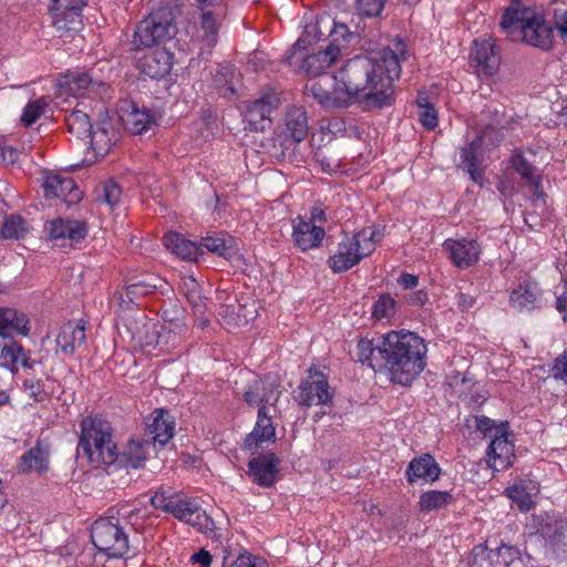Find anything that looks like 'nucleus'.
I'll use <instances>...</instances> for the list:
<instances>
[{
    "instance_id": "f8f14e48",
    "label": "nucleus",
    "mask_w": 567,
    "mask_h": 567,
    "mask_svg": "<svg viewBox=\"0 0 567 567\" xmlns=\"http://www.w3.org/2000/svg\"><path fill=\"white\" fill-rule=\"evenodd\" d=\"M309 130V116L305 107L292 106L288 109L278 136L281 147L288 150L292 145L301 143L308 136Z\"/></svg>"
},
{
    "instance_id": "9b49d317",
    "label": "nucleus",
    "mask_w": 567,
    "mask_h": 567,
    "mask_svg": "<svg viewBox=\"0 0 567 567\" xmlns=\"http://www.w3.org/2000/svg\"><path fill=\"white\" fill-rule=\"evenodd\" d=\"M471 64L480 75H493L501 64V49L493 37L473 41L470 54Z\"/></svg>"
},
{
    "instance_id": "bb28decb",
    "label": "nucleus",
    "mask_w": 567,
    "mask_h": 567,
    "mask_svg": "<svg viewBox=\"0 0 567 567\" xmlns=\"http://www.w3.org/2000/svg\"><path fill=\"white\" fill-rule=\"evenodd\" d=\"M58 86L65 93L82 95L86 91L97 92L100 87L104 86V83L93 80L89 72L73 70L59 76Z\"/></svg>"
},
{
    "instance_id": "2eb2a0df",
    "label": "nucleus",
    "mask_w": 567,
    "mask_h": 567,
    "mask_svg": "<svg viewBox=\"0 0 567 567\" xmlns=\"http://www.w3.org/2000/svg\"><path fill=\"white\" fill-rule=\"evenodd\" d=\"M175 419L164 409L154 410L145 420L143 436L153 444V449L163 447L175 434Z\"/></svg>"
},
{
    "instance_id": "6e6d98bb",
    "label": "nucleus",
    "mask_w": 567,
    "mask_h": 567,
    "mask_svg": "<svg viewBox=\"0 0 567 567\" xmlns=\"http://www.w3.org/2000/svg\"><path fill=\"white\" fill-rule=\"evenodd\" d=\"M22 386L34 402H43L49 398L47 391L44 390V382L41 379H27L23 381Z\"/></svg>"
},
{
    "instance_id": "a19ab883",
    "label": "nucleus",
    "mask_w": 567,
    "mask_h": 567,
    "mask_svg": "<svg viewBox=\"0 0 567 567\" xmlns=\"http://www.w3.org/2000/svg\"><path fill=\"white\" fill-rule=\"evenodd\" d=\"M199 24L203 32L202 41L209 48L215 47L219 35V16L212 10L203 9L200 12Z\"/></svg>"
},
{
    "instance_id": "20e7f679",
    "label": "nucleus",
    "mask_w": 567,
    "mask_h": 567,
    "mask_svg": "<svg viewBox=\"0 0 567 567\" xmlns=\"http://www.w3.org/2000/svg\"><path fill=\"white\" fill-rule=\"evenodd\" d=\"M78 449L95 467L116 465L117 445L111 422L101 413L84 416L80 422Z\"/></svg>"
},
{
    "instance_id": "0e129e2a",
    "label": "nucleus",
    "mask_w": 567,
    "mask_h": 567,
    "mask_svg": "<svg viewBox=\"0 0 567 567\" xmlns=\"http://www.w3.org/2000/svg\"><path fill=\"white\" fill-rule=\"evenodd\" d=\"M18 150L8 145L6 141L0 140V164H14L18 159Z\"/></svg>"
},
{
    "instance_id": "aec40b11",
    "label": "nucleus",
    "mask_w": 567,
    "mask_h": 567,
    "mask_svg": "<svg viewBox=\"0 0 567 567\" xmlns=\"http://www.w3.org/2000/svg\"><path fill=\"white\" fill-rule=\"evenodd\" d=\"M442 475V468L431 453H422L413 457L408 464L404 476L410 485L432 484Z\"/></svg>"
},
{
    "instance_id": "f704fd0d",
    "label": "nucleus",
    "mask_w": 567,
    "mask_h": 567,
    "mask_svg": "<svg viewBox=\"0 0 567 567\" xmlns=\"http://www.w3.org/2000/svg\"><path fill=\"white\" fill-rule=\"evenodd\" d=\"M340 49L338 45L329 44L326 50L309 54L303 58L301 68L310 76L318 79L329 69L338 59Z\"/></svg>"
},
{
    "instance_id": "473e14b6",
    "label": "nucleus",
    "mask_w": 567,
    "mask_h": 567,
    "mask_svg": "<svg viewBox=\"0 0 567 567\" xmlns=\"http://www.w3.org/2000/svg\"><path fill=\"white\" fill-rule=\"evenodd\" d=\"M538 493V484L534 481L526 480H519L504 491L505 496L512 499L522 513H527L535 507L536 502L534 497H536Z\"/></svg>"
},
{
    "instance_id": "6e6552de",
    "label": "nucleus",
    "mask_w": 567,
    "mask_h": 567,
    "mask_svg": "<svg viewBox=\"0 0 567 567\" xmlns=\"http://www.w3.org/2000/svg\"><path fill=\"white\" fill-rule=\"evenodd\" d=\"M372 254L371 244L361 246L353 235H346L337 246V250L328 259V266L334 274L346 272Z\"/></svg>"
},
{
    "instance_id": "6ab92c4d",
    "label": "nucleus",
    "mask_w": 567,
    "mask_h": 567,
    "mask_svg": "<svg viewBox=\"0 0 567 567\" xmlns=\"http://www.w3.org/2000/svg\"><path fill=\"white\" fill-rule=\"evenodd\" d=\"M487 463L494 471L507 470L513 464L515 457L514 444L508 439L506 429L495 430L492 441L486 450Z\"/></svg>"
},
{
    "instance_id": "4d7b16f0",
    "label": "nucleus",
    "mask_w": 567,
    "mask_h": 567,
    "mask_svg": "<svg viewBox=\"0 0 567 567\" xmlns=\"http://www.w3.org/2000/svg\"><path fill=\"white\" fill-rule=\"evenodd\" d=\"M89 138L97 153H107L110 151L112 142L105 128L92 130Z\"/></svg>"
},
{
    "instance_id": "de8ad7c7",
    "label": "nucleus",
    "mask_w": 567,
    "mask_h": 567,
    "mask_svg": "<svg viewBox=\"0 0 567 567\" xmlns=\"http://www.w3.org/2000/svg\"><path fill=\"white\" fill-rule=\"evenodd\" d=\"M122 194V187L115 179H104L96 188V199L110 207H114L120 203Z\"/></svg>"
},
{
    "instance_id": "393cba45",
    "label": "nucleus",
    "mask_w": 567,
    "mask_h": 567,
    "mask_svg": "<svg viewBox=\"0 0 567 567\" xmlns=\"http://www.w3.org/2000/svg\"><path fill=\"white\" fill-rule=\"evenodd\" d=\"M326 231L321 226L307 221L298 216L292 224V241L301 251H308L321 246Z\"/></svg>"
},
{
    "instance_id": "72a5a7b5",
    "label": "nucleus",
    "mask_w": 567,
    "mask_h": 567,
    "mask_svg": "<svg viewBox=\"0 0 567 567\" xmlns=\"http://www.w3.org/2000/svg\"><path fill=\"white\" fill-rule=\"evenodd\" d=\"M164 246L178 258L187 261H197L203 255L200 246L187 239L179 233L169 231L163 237Z\"/></svg>"
},
{
    "instance_id": "bf43d9fd",
    "label": "nucleus",
    "mask_w": 567,
    "mask_h": 567,
    "mask_svg": "<svg viewBox=\"0 0 567 567\" xmlns=\"http://www.w3.org/2000/svg\"><path fill=\"white\" fill-rule=\"evenodd\" d=\"M475 426L477 431L482 432L484 435H489L491 437H493V434L495 433L496 429H506L507 424L503 423L502 425L497 426L494 420L485 415H480L475 417Z\"/></svg>"
},
{
    "instance_id": "c03bdc74",
    "label": "nucleus",
    "mask_w": 567,
    "mask_h": 567,
    "mask_svg": "<svg viewBox=\"0 0 567 567\" xmlns=\"http://www.w3.org/2000/svg\"><path fill=\"white\" fill-rule=\"evenodd\" d=\"M161 281L159 278L147 276L137 281L130 282L125 288L126 296L133 300L153 293L162 287Z\"/></svg>"
},
{
    "instance_id": "9d476101",
    "label": "nucleus",
    "mask_w": 567,
    "mask_h": 567,
    "mask_svg": "<svg viewBox=\"0 0 567 567\" xmlns=\"http://www.w3.org/2000/svg\"><path fill=\"white\" fill-rule=\"evenodd\" d=\"M43 233L48 240L59 246L72 245L85 239L89 226L85 220L58 217L44 223Z\"/></svg>"
},
{
    "instance_id": "338daca9",
    "label": "nucleus",
    "mask_w": 567,
    "mask_h": 567,
    "mask_svg": "<svg viewBox=\"0 0 567 567\" xmlns=\"http://www.w3.org/2000/svg\"><path fill=\"white\" fill-rule=\"evenodd\" d=\"M553 374L555 379L567 380V348L555 359Z\"/></svg>"
},
{
    "instance_id": "39448f33",
    "label": "nucleus",
    "mask_w": 567,
    "mask_h": 567,
    "mask_svg": "<svg viewBox=\"0 0 567 567\" xmlns=\"http://www.w3.org/2000/svg\"><path fill=\"white\" fill-rule=\"evenodd\" d=\"M175 33L176 24L169 10L152 11L136 24L131 39L132 50L163 48L162 44L173 39Z\"/></svg>"
},
{
    "instance_id": "5fc2aeb1",
    "label": "nucleus",
    "mask_w": 567,
    "mask_h": 567,
    "mask_svg": "<svg viewBox=\"0 0 567 567\" xmlns=\"http://www.w3.org/2000/svg\"><path fill=\"white\" fill-rule=\"evenodd\" d=\"M176 492L173 487L162 485L151 496V505L156 509L164 511Z\"/></svg>"
},
{
    "instance_id": "58836bf2",
    "label": "nucleus",
    "mask_w": 567,
    "mask_h": 567,
    "mask_svg": "<svg viewBox=\"0 0 567 567\" xmlns=\"http://www.w3.org/2000/svg\"><path fill=\"white\" fill-rule=\"evenodd\" d=\"M539 295V289L535 282L525 281L513 289L509 302L519 311L532 310L536 307Z\"/></svg>"
},
{
    "instance_id": "e2e57ef3",
    "label": "nucleus",
    "mask_w": 567,
    "mask_h": 567,
    "mask_svg": "<svg viewBox=\"0 0 567 567\" xmlns=\"http://www.w3.org/2000/svg\"><path fill=\"white\" fill-rule=\"evenodd\" d=\"M265 561L249 553L240 554L229 567H264Z\"/></svg>"
},
{
    "instance_id": "f3484780",
    "label": "nucleus",
    "mask_w": 567,
    "mask_h": 567,
    "mask_svg": "<svg viewBox=\"0 0 567 567\" xmlns=\"http://www.w3.org/2000/svg\"><path fill=\"white\" fill-rule=\"evenodd\" d=\"M280 463V458L272 452L261 454L249 460L247 474L255 484L268 488L278 480Z\"/></svg>"
},
{
    "instance_id": "e433bc0d",
    "label": "nucleus",
    "mask_w": 567,
    "mask_h": 567,
    "mask_svg": "<svg viewBox=\"0 0 567 567\" xmlns=\"http://www.w3.org/2000/svg\"><path fill=\"white\" fill-rule=\"evenodd\" d=\"M536 157L537 153L530 148H516L511 154L506 168L519 177H536Z\"/></svg>"
},
{
    "instance_id": "603ef678",
    "label": "nucleus",
    "mask_w": 567,
    "mask_h": 567,
    "mask_svg": "<svg viewBox=\"0 0 567 567\" xmlns=\"http://www.w3.org/2000/svg\"><path fill=\"white\" fill-rule=\"evenodd\" d=\"M175 316L171 317L169 311L165 310L163 313V319L165 321V327L168 332H173L174 334L184 336L188 331V327L184 320V317L179 310H175Z\"/></svg>"
},
{
    "instance_id": "ea45409f",
    "label": "nucleus",
    "mask_w": 567,
    "mask_h": 567,
    "mask_svg": "<svg viewBox=\"0 0 567 567\" xmlns=\"http://www.w3.org/2000/svg\"><path fill=\"white\" fill-rule=\"evenodd\" d=\"M199 246L202 249L204 247L207 251L223 257L226 260L233 259L238 254L235 239L231 236L223 234L203 238Z\"/></svg>"
},
{
    "instance_id": "052dcab7",
    "label": "nucleus",
    "mask_w": 567,
    "mask_h": 567,
    "mask_svg": "<svg viewBox=\"0 0 567 567\" xmlns=\"http://www.w3.org/2000/svg\"><path fill=\"white\" fill-rule=\"evenodd\" d=\"M357 239L360 240L361 246L367 244H371L372 252L375 249V243L380 241L382 238V233L379 229H362L354 234Z\"/></svg>"
},
{
    "instance_id": "c756f323",
    "label": "nucleus",
    "mask_w": 567,
    "mask_h": 567,
    "mask_svg": "<svg viewBox=\"0 0 567 567\" xmlns=\"http://www.w3.org/2000/svg\"><path fill=\"white\" fill-rule=\"evenodd\" d=\"M31 330L30 319L14 308H0V337H28Z\"/></svg>"
},
{
    "instance_id": "4be33fe9",
    "label": "nucleus",
    "mask_w": 567,
    "mask_h": 567,
    "mask_svg": "<svg viewBox=\"0 0 567 567\" xmlns=\"http://www.w3.org/2000/svg\"><path fill=\"white\" fill-rule=\"evenodd\" d=\"M171 515L200 532L210 529L213 525L212 518L202 508L199 503L185 494H182Z\"/></svg>"
},
{
    "instance_id": "13d9d810",
    "label": "nucleus",
    "mask_w": 567,
    "mask_h": 567,
    "mask_svg": "<svg viewBox=\"0 0 567 567\" xmlns=\"http://www.w3.org/2000/svg\"><path fill=\"white\" fill-rule=\"evenodd\" d=\"M419 121L425 130L433 131L439 124V117L435 107L432 106L420 110Z\"/></svg>"
},
{
    "instance_id": "1a4fd4ad",
    "label": "nucleus",
    "mask_w": 567,
    "mask_h": 567,
    "mask_svg": "<svg viewBox=\"0 0 567 567\" xmlns=\"http://www.w3.org/2000/svg\"><path fill=\"white\" fill-rule=\"evenodd\" d=\"M296 400L300 405L310 408L313 405H331L333 391L328 378L315 369H309L308 377L298 386Z\"/></svg>"
},
{
    "instance_id": "864d4df0",
    "label": "nucleus",
    "mask_w": 567,
    "mask_h": 567,
    "mask_svg": "<svg viewBox=\"0 0 567 567\" xmlns=\"http://www.w3.org/2000/svg\"><path fill=\"white\" fill-rule=\"evenodd\" d=\"M385 0H355V8L360 16L375 18L384 9Z\"/></svg>"
},
{
    "instance_id": "3c124183",
    "label": "nucleus",
    "mask_w": 567,
    "mask_h": 567,
    "mask_svg": "<svg viewBox=\"0 0 567 567\" xmlns=\"http://www.w3.org/2000/svg\"><path fill=\"white\" fill-rule=\"evenodd\" d=\"M181 289L190 305L199 307L202 300V288L192 276L183 278Z\"/></svg>"
},
{
    "instance_id": "0eeeda50",
    "label": "nucleus",
    "mask_w": 567,
    "mask_h": 567,
    "mask_svg": "<svg viewBox=\"0 0 567 567\" xmlns=\"http://www.w3.org/2000/svg\"><path fill=\"white\" fill-rule=\"evenodd\" d=\"M95 548L109 557H123L128 550V538L123 528L110 518L96 519L91 527Z\"/></svg>"
},
{
    "instance_id": "8fccbe9b",
    "label": "nucleus",
    "mask_w": 567,
    "mask_h": 567,
    "mask_svg": "<svg viewBox=\"0 0 567 567\" xmlns=\"http://www.w3.org/2000/svg\"><path fill=\"white\" fill-rule=\"evenodd\" d=\"M28 231L25 220L19 215H10L0 228V236L4 239H19Z\"/></svg>"
},
{
    "instance_id": "b1692460",
    "label": "nucleus",
    "mask_w": 567,
    "mask_h": 567,
    "mask_svg": "<svg viewBox=\"0 0 567 567\" xmlns=\"http://www.w3.org/2000/svg\"><path fill=\"white\" fill-rule=\"evenodd\" d=\"M85 340L84 324L76 321H68L61 326L55 337V353L71 357L85 346Z\"/></svg>"
},
{
    "instance_id": "f257e3e1",
    "label": "nucleus",
    "mask_w": 567,
    "mask_h": 567,
    "mask_svg": "<svg viewBox=\"0 0 567 567\" xmlns=\"http://www.w3.org/2000/svg\"><path fill=\"white\" fill-rule=\"evenodd\" d=\"M396 49L385 48L378 58L357 55L346 62L337 73L353 104L363 110L381 109L391 103L394 81L401 74V61L406 59L405 45L395 43Z\"/></svg>"
},
{
    "instance_id": "5701e85b",
    "label": "nucleus",
    "mask_w": 567,
    "mask_h": 567,
    "mask_svg": "<svg viewBox=\"0 0 567 567\" xmlns=\"http://www.w3.org/2000/svg\"><path fill=\"white\" fill-rule=\"evenodd\" d=\"M150 50L137 59L136 66L141 73L151 79H164L172 70L174 55L165 48Z\"/></svg>"
},
{
    "instance_id": "774afa93",
    "label": "nucleus",
    "mask_w": 567,
    "mask_h": 567,
    "mask_svg": "<svg viewBox=\"0 0 567 567\" xmlns=\"http://www.w3.org/2000/svg\"><path fill=\"white\" fill-rule=\"evenodd\" d=\"M564 292L556 299V309L567 320V262L564 266Z\"/></svg>"
},
{
    "instance_id": "79ce46f5",
    "label": "nucleus",
    "mask_w": 567,
    "mask_h": 567,
    "mask_svg": "<svg viewBox=\"0 0 567 567\" xmlns=\"http://www.w3.org/2000/svg\"><path fill=\"white\" fill-rule=\"evenodd\" d=\"M65 125L70 133L81 140L87 138L93 130L90 116L78 107L65 116Z\"/></svg>"
},
{
    "instance_id": "680f3d73",
    "label": "nucleus",
    "mask_w": 567,
    "mask_h": 567,
    "mask_svg": "<svg viewBox=\"0 0 567 567\" xmlns=\"http://www.w3.org/2000/svg\"><path fill=\"white\" fill-rule=\"evenodd\" d=\"M526 183L524 185L525 188H527L528 193H532L534 199L536 203H542L543 205L546 204V193L544 190L542 181L543 179H525Z\"/></svg>"
},
{
    "instance_id": "4468645a",
    "label": "nucleus",
    "mask_w": 567,
    "mask_h": 567,
    "mask_svg": "<svg viewBox=\"0 0 567 567\" xmlns=\"http://www.w3.org/2000/svg\"><path fill=\"white\" fill-rule=\"evenodd\" d=\"M281 394L280 383L270 377L255 378L250 381L243 393L244 402L249 406L275 408Z\"/></svg>"
},
{
    "instance_id": "09e8293b",
    "label": "nucleus",
    "mask_w": 567,
    "mask_h": 567,
    "mask_svg": "<svg viewBox=\"0 0 567 567\" xmlns=\"http://www.w3.org/2000/svg\"><path fill=\"white\" fill-rule=\"evenodd\" d=\"M48 106L49 101L45 96L30 101L22 110L21 122L27 127L33 125L42 115L45 114Z\"/></svg>"
},
{
    "instance_id": "37998d69",
    "label": "nucleus",
    "mask_w": 567,
    "mask_h": 567,
    "mask_svg": "<svg viewBox=\"0 0 567 567\" xmlns=\"http://www.w3.org/2000/svg\"><path fill=\"white\" fill-rule=\"evenodd\" d=\"M453 501V496L447 491H427L420 495L419 507L421 512H432L445 508Z\"/></svg>"
},
{
    "instance_id": "4c0bfd02",
    "label": "nucleus",
    "mask_w": 567,
    "mask_h": 567,
    "mask_svg": "<svg viewBox=\"0 0 567 567\" xmlns=\"http://www.w3.org/2000/svg\"><path fill=\"white\" fill-rule=\"evenodd\" d=\"M82 11L83 10L66 8L60 2L53 4L51 8L53 25L59 31H78L82 24Z\"/></svg>"
},
{
    "instance_id": "7ed1b4c3",
    "label": "nucleus",
    "mask_w": 567,
    "mask_h": 567,
    "mask_svg": "<svg viewBox=\"0 0 567 567\" xmlns=\"http://www.w3.org/2000/svg\"><path fill=\"white\" fill-rule=\"evenodd\" d=\"M499 27L506 37L550 51L555 43V22L546 19L543 9L515 1L502 14Z\"/></svg>"
},
{
    "instance_id": "69168bd1",
    "label": "nucleus",
    "mask_w": 567,
    "mask_h": 567,
    "mask_svg": "<svg viewBox=\"0 0 567 567\" xmlns=\"http://www.w3.org/2000/svg\"><path fill=\"white\" fill-rule=\"evenodd\" d=\"M351 35L349 28L344 23L337 22L333 19V30L329 32V38H331L332 43L337 45L336 43L344 42Z\"/></svg>"
},
{
    "instance_id": "f03ea898",
    "label": "nucleus",
    "mask_w": 567,
    "mask_h": 567,
    "mask_svg": "<svg viewBox=\"0 0 567 567\" xmlns=\"http://www.w3.org/2000/svg\"><path fill=\"white\" fill-rule=\"evenodd\" d=\"M427 344L412 331H390L378 343L361 338L352 359L374 372L386 373L393 383L410 385L426 367Z\"/></svg>"
},
{
    "instance_id": "a18cd8bd",
    "label": "nucleus",
    "mask_w": 567,
    "mask_h": 567,
    "mask_svg": "<svg viewBox=\"0 0 567 567\" xmlns=\"http://www.w3.org/2000/svg\"><path fill=\"white\" fill-rule=\"evenodd\" d=\"M372 318L379 322H390L396 313V301L389 293H382L372 306Z\"/></svg>"
},
{
    "instance_id": "a211bd4d",
    "label": "nucleus",
    "mask_w": 567,
    "mask_h": 567,
    "mask_svg": "<svg viewBox=\"0 0 567 567\" xmlns=\"http://www.w3.org/2000/svg\"><path fill=\"white\" fill-rule=\"evenodd\" d=\"M443 248L449 254L451 262L460 269H467L477 264L482 251L477 240L466 237L447 238L443 243Z\"/></svg>"
},
{
    "instance_id": "ddd939ff",
    "label": "nucleus",
    "mask_w": 567,
    "mask_h": 567,
    "mask_svg": "<svg viewBox=\"0 0 567 567\" xmlns=\"http://www.w3.org/2000/svg\"><path fill=\"white\" fill-rule=\"evenodd\" d=\"M276 442V426L268 406H260L252 431L245 437L243 450L256 454Z\"/></svg>"
},
{
    "instance_id": "423d86ee",
    "label": "nucleus",
    "mask_w": 567,
    "mask_h": 567,
    "mask_svg": "<svg viewBox=\"0 0 567 567\" xmlns=\"http://www.w3.org/2000/svg\"><path fill=\"white\" fill-rule=\"evenodd\" d=\"M306 93L324 110L346 109L353 104L338 74L326 73L306 84Z\"/></svg>"
},
{
    "instance_id": "c9c22d12",
    "label": "nucleus",
    "mask_w": 567,
    "mask_h": 567,
    "mask_svg": "<svg viewBox=\"0 0 567 567\" xmlns=\"http://www.w3.org/2000/svg\"><path fill=\"white\" fill-rule=\"evenodd\" d=\"M49 470V450L41 441L29 451L24 452L19 461V473L28 474L35 472L38 474L45 473Z\"/></svg>"
},
{
    "instance_id": "cd10ccee",
    "label": "nucleus",
    "mask_w": 567,
    "mask_h": 567,
    "mask_svg": "<svg viewBox=\"0 0 567 567\" xmlns=\"http://www.w3.org/2000/svg\"><path fill=\"white\" fill-rule=\"evenodd\" d=\"M153 444L142 437H132L128 440L121 453L117 452V461L120 465L126 468H141L146 463Z\"/></svg>"
},
{
    "instance_id": "2f4dec72",
    "label": "nucleus",
    "mask_w": 567,
    "mask_h": 567,
    "mask_svg": "<svg viewBox=\"0 0 567 567\" xmlns=\"http://www.w3.org/2000/svg\"><path fill=\"white\" fill-rule=\"evenodd\" d=\"M45 198H59L68 206L80 203L83 192L79 188L75 179H44Z\"/></svg>"
},
{
    "instance_id": "7c9ffc66",
    "label": "nucleus",
    "mask_w": 567,
    "mask_h": 567,
    "mask_svg": "<svg viewBox=\"0 0 567 567\" xmlns=\"http://www.w3.org/2000/svg\"><path fill=\"white\" fill-rule=\"evenodd\" d=\"M332 30L333 18L327 13L319 16L315 23L306 25L303 34L292 45V54L305 51L313 42L329 38V32Z\"/></svg>"
},
{
    "instance_id": "c85d7f7f",
    "label": "nucleus",
    "mask_w": 567,
    "mask_h": 567,
    "mask_svg": "<svg viewBox=\"0 0 567 567\" xmlns=\"http://www.w3.org/2000/svg\"><path fill=\"white\" fill-rule=\"evenodd\" d=\"M37 361L32 359L31 351L24 349L18 341L12 340L0 351V365L12 374L18 373L21 368L31 370Z\"/></svg>"
},
{
    "instance_id": "dca6fc26",
    "label": "nucleus",
    "mask_w": 567,
    "mask_h": 567,
    "mask_svg": "<svg viewBox=\"0 0 567 567\" xmlns=\"http://www.w3.org/2000/svg\"><path fill=\"white\" fill-rule=\"evenodd\" d=\"M117 112L125 130L135 135L143 134L156 124L155 116L146 107H138L132 100H122Z\"/></svg>"
},
{
    "instance_id": "412c9836",
    "label": "nucleus",
    "mask_w": 567,
    "mask_h": 567,
    "mask_svg": "<svg viewBox=\"0 0 567 567\" xmlns=\"http://www.w3.org/2000/svg\"><path fill=\"white\" fill-rule=\"evenodd\" d=\"M276 93H266L247 106L245 120L254 131H264L271 124V114L279 105Z\"/></svg>"
},
{
    "instance_id": "49530a36",
    "label": "nucleus",
    "mask_w": 567,
    "mask_h": 567,
    "mask_svg": "<svg viewBox=\"0 0 567 567\" xmlns=\"http://www.w3.org/2000/svg\"><path fill=\"white\" fill-rule=\"evenodd\" d=\"M501 122L488 123L480 134H477L474 141H478L480 145L483 146L488 153L498 147L504 140V133L499 127Z\"/></svg>"
},
{
    "instance_id": "a878e982",
    "label": "nucleus",
    "mask_w": 567,
    "mask_h": 567,
    "mask_svg": "<svg viewBox=\"0 0 567 567\" xmlns=\"http://www.w3.org/2000/svg\"><path fill=\"white\" fill-rule=\"evenodd\" d=\"M488 152L480 145L478 141H471L460 152V167L470 177H482L487 167Z\"/></svg>"
}]
</instances>
